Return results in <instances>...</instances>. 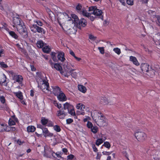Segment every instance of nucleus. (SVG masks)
I'll return each instance as SVG.
<instances>
[{
    "label": "nucleus",
    "mask_w": 160,
    "mask_h": 160,
    "mask_svg": "<svg viewBox=\"0 0 160 160\" xmlns=\"http://www.w3.org/2000/svg\"><path fill=\"white\" fill-rule=\"evenodd\" d=\"M91 114L93 119L98 126L104 127L107 126V119L100 112L94 110L92 112Z\"/></svg>",
    "instance_id": "obj_1"
},
{
    "label": "nucleus",
    "mask_w": 160,
    "mask_h": 160,
    "mask_svg": "<svg viewBox=\"0 0 160 160\" xmlns=\"http://www.w3.org/2000/svg\"><path fill=\"white\" fill-rule=\"evenodd\" d=\"M141 70L143 73L146 72L148 75L152 77L154 75L155 71L150 67L147 63H142L141 65Z\"/></svg>",
    "instance_id": "obj_2"
},
{
    "label": "nucleus",
    "mask_w": 160,
    "mask_h": 160,
    "mask_svg": "<svg viewBox=\"0 0 160 160\" xmlns=\"http://www.w3.org/2000/svg\"><path fill=\"white\" fill-rule=\"evenodd\" d=\"M31 31L33 33L38 32L41 34H44L46 31L43 28L38 26L37 24H34L29 26Z\"/></svg>",
    "instance_id": "obj_3"
},
{
    "label": "nucleus",
    "mask_w": 160,
    "mask_h": 160,
    "mask_svg": "<svg viewBox=\"0 0 160 160\" xmlns=\"http://www.w3.org/2000/svg\"><path fill=\"white\" fill-rule=\"evenodd\" d=\"M40 88L42 91L45 93H49V92H51L49 84L48 81H47L45 80H42V83L40 86Z\"/></svg>",
    "instance_id": "obj_4"
},
{
    "label": "nucleus",
    "mask_w": 160,
    "mask_h": 160,
    "mask_svg": "<svg viewBox=\"0 0 160 160\" xmlns=\"http://www.w3.org/2000/svg\"><path fill=\"white\" fill-rule=\"evenodd\" d=\"M134 135L137 139L140 142H143L146 138V134L142 132H138L134 134Z\"/></svg>",
    "instance_id": "obj_5"
},
{
    "label": "nucleus",
    "mask_w": 160,
    "mask_h": 160,
    "mask_svg": "<svg viewBox=\"0 0 160 160\" xmlns=\"http://www.w3.org/2000/svg\"><path fill=\"white\" fill-rule=\"evenodd\" d=\"M12 21L13 24V27H16L17 30H18V28L19 26L22 27L24 25L23 23L21 22V18L18 17H13Z\"/></svg>",
    "instance_id": "obj_6"
},
{
    "label": "nucleus",
    "mask_w": 160,
    "mask_h": 160,
    "mask_svg": "<svg viewBox=\"0 0 160 160\" xmlns=\"http://www.w3.org/2000/svg\"><path fill=\"white\" fill-rule=\"evenodd\" d=\"M17 30L23 38H26L28 37L27 29L25 25L22 27L19 26Z\"/></svg>",
    "instance_id": "obj_7"
},
{
    "label": "nucleus",
    "mask_w": 160,
    "mask_h": 160,
    "mask_svg": "<svg viewBox=\"0 0 160 160\" xmlns=\"http://www.w3.org/2000/svg\"><path fill=\"white\" fill-rule=\"evenodd\" d=\"M76 9L77 12L81 15L83 16H87L88 15V12L84 8H82V6L81 4L78 3L76 6Z\"/></svg>",
    "instance_id": "obj_8"
},
{
    "label": "nucleus",
    "mask_w": 160,
    "mask_h": 160,
    "mask_svg": "<svg viewBox=\"0 0 160 160\" xmlns=\"http://www.w3.org/2000/svg\"><path fill=\"white\" fill-rule=\"evenodd\" d=\"M53 151L47 146L44 147V152L43 155L44 157L50 158L53 153Z\"/></svg>",
    "instance_id": "obj_9"
},
{
    "label": "nucleus",
    "mask_w": 160,
    "mask_h": 160,
    "mask_svg": "<svg viewBox=\"0 0 160 160\" xmlns=\"http://www.w3.org/2000/svg\"><path fill=\"white\" fill-rule=\"evenodd\" d=\"M87 24L86 20L84 18H81L80 19H78L75 24L77 27L79 29H81V27H85Z\"/></svg>",
    "instance_id": "obj_10"
},
{
    "label": "nucleus",
    "mask_w": 160,
    "mask_h": 160,
    "mask_svg": "<svg viewBox=\"0 0 160 160\" xmlns=\"http://www.w3.org/2000/svg\"><path fill=\"white\" fill-rule=\"evenodd\" d=\"M49 63L52 68H55L58 71H61L62 70V67L59 64L53 63L51 59L49 61Z\"/></svg>",
    "instance_id": "obj_11"
},
{
    "label": "nucleus",
    "mask_w": 160,
    "mask_h": 160,
    "mask_svg": "<svg viewBox=\"0 0 160 160\" xmlns=\"http://www.w3.org/2000/svg\"><path fill=\"white\" fill-rule=\"evenodd\" d=\"M57 59L62 62H63L66 60L65 58L64 53L62 51H60L58 52L57 55Z\"/></svg>",
    "instance_id": "obj_12"
},
{
    "label": "nucleus",
    "mask_w": 160,
    "mask_h": 160,
    "mask_svg": "<svg viewBox=\"0 0 160 160\" xmlns=\"http://www.w3.org/2000/svg\"><path fill=\"white\" fill-rule=\"evenodd\" d=\"M153 39L156 45H160V33L156 34L153 36Z\"/></svg>",
    "instance_id": "obj_13"
},
{
    "label": "nucleus",
    "mask_w": 160,
    "mask_h": 160,
    "mask_svg": "<svg viewBox=\"0 0 160 160\" xmlns=\"http://www.w3.org/2000/svg\"><path fill=\"white\" fill-rule=\"evenodd\" d=\"M52 91H51V92H49V93L50 92L51 93L52 92L55 96L61 91V88L58 86H52Z\"/></svg>",
    "instance_id": "obj_14"
},
{
    "label": "nucleus",
    "mask_w": 160,
    "mask_h": 160,
    "mask_svg": "<svg viewBox=\"0 0 160 160\" xmlns=\"http://www.w3.org/2000/svg\"><path fill=\"white\" fill-rule=\"evenodd\" d=\"M13 79L16 82H17L19 84L22 83L23 81V78L22 76L16 74L13 77Z\"/></svg>",
    "instance_id": "obj_15"
},
{
    "label": "nucleus",
    "mask_w": 160,
    "mask_h": 160,
    "mask_svg": "<svg viewBox=\"0 0 160 160\" xmlns=\"http://www.w3.org/2000/svg\"><path fill=\"white\" fill-rule=\"evenodd\" d=\"M56 96L57 97L58 100H67V98L66 95L62 91Z\"/></svg>",
    "instance_id": "obj_16"
},
{
    "label": "nucleus",
    "mask_w": 160,
    "mask_h": 160,
    "mask_svg": "<svg viewBox=\"0 0 160 160\" xmlns=\"http://www.w3.org/2000/svg\"><path fill=\"white\" fill-rule=\"evenodd\" d=\"M102 11L99 9L97 8L95 10H94V12H93V14L96 16H101L100 18L102 20H103V16L102 15Z\"/></svg>",
    "instance_id": "obj_17"
},
{
    "label": "nucleus",
    "mask_w": 160,
    "mask_h": 160,
    "mask_svg": "<svg viewBox=\"0 0 160 160\" xmlns=\"http://www.w3.org/2000/svg\"><path fill=\"white\" fill-rule=\"evenodd\" d=\"M67 113L62 110L57 111V116L60 119H63L66 115Z\"/></svg>",
    "instance_id": "obj_18"
},
{
    "label": "nucleus",
    "mask_w": 160,
    "mask_h": 160,
    "mask_svg": "<svg viewBox=\"0 0 160 160\" xmlns=\"http://www.w3.org/2000/svg\"><path fill=\"white\" fill-rule=\"evenodd\" d=\"M18 121V119L16 118L15 116L12 117L11 118H10L8 121V124L10 126L14 125L15 124V122Z\"/></svg>",
    "instance_id": "obj_19"
},
{
    "label": "nucleus",
    "mask_w": 160,
    "mask_h": 160,
    "mask_svg": "<svg viewBox=\"0 0 160 160\" xmlns=\"http://www.w3.org/2000/svg\"><path fill=\"white\" fill-rule=\"evenodd\" d=\"M42 132L44 133V136L45 137H46L47 136L52 137L53 135V134L52 133L49 132L47 128H44L42 129Z\"/></svg>",
    "instance_id": "obj_20"
},
{
    "label": "nucleus",
    "mask_w": 160,
    "mask_h": 160,
    "mask_svg": "<svg viewBox=\"0 0 160 160\" xmlns=\"http://www.w3.org/2000/svg\"><path fill=\"white\" fill-rule=\"evenodd\" d=\"M7 77L4 74H2L0 75V84H2L6 81Z\"/></svg>",
    "instance_id": "obj_21"
},
{
    "label": "nucleus",
    "mask_w": 160,
    "mask_h": 160,
    "mask_svg": "<svg viewBox=\"0 0 160 160\" xmlns=\"http://www.w3.org/2000/svg\"><path fill=\"white\" fill-rule=\"evenodd\" d=\"M130 60L132 62L133 64L136 66H138L139 65V63L137 60L136 58L133 56H131L130 57Z\"/></svg>",
    "instance_id": "obj_22"
},
{
    "label": "nucleus",
    "mask_w": 160,
    "mask_h": 160,
    "mask_svg": "<svg viewBox=\"0 0 160 160\" xmlns=\"http://www.w3.org/2000/svg\"><path fill=\"white\" fill-rule=\"evenodd\" d=\"M2 26H0V29L1 31L5 30L7 31H9V29L8 28V25L4 22H2L1 24Z\"/></svg>",
    "instance_id": "obj_23"
},
{
    "label": "nucleus",
    "mask_w": 160,
    "mask_h": 160,
    "mask_svg": "<svg viewBox=\"0 0 160 160\" xmlns=\"http://www.w3.org/2000/svg\"><path fill=\"white\" fill-rule=\"evenodd\" d=\"M78 90L84 93L86 92V88L83 85H78Z\"/></svg>",
    "instance_id": "obj_24"
},
{
    "label": "nucleus",
    "mask_w": 160,
    "mask_h": 160,
    "mask_svg": "<svg viewBox=\"0 0 160 160\" xmlns=\"http://www.w3.org/2000/svg\"><path fill=\"white\" fill-rule=\"evenodd\" d=\"M36 44L38 48H42L46 44V43L42 40H39L37 42Z\"/></svg>",
    "instance_id": "obj_25"
},
{
    "label": "nucleus",
    "mask_w": 160,
    "mask_h": 160,
    "mask_svg": "<svg viewBox=\"0 0 160 160\" xmlns=\"http://www.w3.org/2000/svg\"><path fill=\"white\" fill-rule=\"evenodd\" d=\"M43 52L45 53H48L50 52L51 50L50 48L48 46H45L42 48Z\"/></svg>",
    "instance_id": "obj_26"
},
{
    "label": "nucleus",
    "mask_w": 160,
    "mask_h": 160,
    "mask_svg": "<svg viewBox=\"0 0 160 160\" xmlns=\"http://www.w3.org/2000/svg\"><path fill=\"white\" fill-rule=\"evenodd\" d=\"M51 57L53 61L55 62H58V59L56 56V53L55 52H52L51 54Z\"/></svg>",
    "instance_id": "obj_27"
},
{
    "label": "nucleus",
    "mask_w": 160,
    "mask_h": 160,
    "mask_svg": "<svg viewBox=\"0 0 160 160\" xmlns=\"http://www.w3.org/2000/svg\"><path fill=\"white\" fill-rule=\"evenodd\" d=\"M8 32L9 35L13 38L15 39H17L18 38V36L14 32L11 31L9 30V31H8Z\"/></svg>",
    "instance_id": "obj_28"
},
{
    "label": "nucleus",
    "mask_w": 160,
    "mask_h": 160,
    "mask_svg": "<svg viewBox=\"0 0 160 160\" xmlns=\"http://www.w3.org/2000/svg\"><path fill=\"white\" fill-rule=\"evenodd\" d=\"M6 93L3 91L0 90V100H5Z\"/></svg>",
    "instance_id": "obj_29"
},
{
    "label": "nucleus",
    "mask_w": 160,
    "mask_h": 160,
    "mask_svg": "<svg viewBox=\"0 0 160 160\" xmlns=\"http://www.w3.org/2000/svg\"><path fill=\"white\" fill-rule=\"evenodd\" d=\"M35 129V127L33 126H29L27 128V130L28 132H33Z\"/></svg>",
    "instance_id": "obj_30"
},
{
    "label": "nucleus",
    "mask_w": 160,
    "mask_h": 160,
    "mask_svg": "<svg viewBox=\"0 0 160 160\" xmlns=\"http://www.w3.org/2000/svg\"><path fill=\"white\" fill-rule=\"evenodd\" d=\"M16 96L20 100H22L23 99L22 93L21 92H16Z\"/></svg>",
    "instance_id": "obj_31"
},
{
    "label": "nucleus",
    "mask_w": 160,
    "mask_h": 160,
    "mask_svg": "<svg viewBox=\"0 0 160 160\" xmlns=\"http://www.w3.org/2000/svg\"><path fill=\"white\" fill-rule=\"evenodd\" d=\"M68 30L69 33L71 34H75L77 32V29H76V27L75 28H70Z\"/></svg>",
    "instance_id": "obj_32"
},
{
    "label": "nucleus",
    "mask_w": 160,
    "mask_h": 160,
    "mask_svg": "<svg viewBox=\"0 0 160 160\" xmlns=\"http://www.w3.org/2000/svg\"><path fill=\"white\" fill-rule=\"evenodd\" d=\"M6 125L4 123H0V132L6 130Z\"/></svg>",
    "instance_id": "obj_33"
},
{
    "label": "nucleus",
    "mask_w": 160,
    "mask_h": 160,
    "mask_svg": "<svg viewBox=\"0 0 160 160\" xmlns=\"http://www.w3.org/2000/svg\"><path fill=\"white\" fill-rule=\"evenodd\" d=\"M76 108L77 109L81 110L84 109L85 108V106L84 104L82 103H79L77 104Z\"/></svg>",
    "instance_id": "obj_34"
},
{
    "label": "nucleus",
    "mask_w": 160,
    "mask_h": 160,
    "mask_svg": "<svg viewBox=\"0 0 160 160\" xmlns=\"http://www.w3.org/2000/svg\"><path fill=\"white\" fill-rule=\"evenodd\" d=\"M68 113L71 114V115L74 116V118H77V117L75 113L74 110L73 109H71L70 111L69 110H68Z\"/></svg>",
    "instance_id": "obj_35"
},
{
    "label": "nucleus",
    "mask_w": 160,
    "mask_h": 160,
    "mask_svg": "<svg viewBox=\"0 0 160 160\" xmlns=\"http://www.w3.org/2000/svg\"><path fill=\"white\" fill-rule=\"evenodd\" d=\"M71 16L72 18L74 19V23L75 24L76 23V22H77L78 20L79 19L78 17L75 14H72L71 15Z\"/></svg>",
    "instance_id": "obj_36"
},
{
    "label": "nucleus",
    "mask_w": 160,
    "mask_h": 160,
    "mask_svg": "<svg viewBox=\"0 0 160 160\" xmlns=\"http://www.w3.org/2000/svg\"><path fill=\"white\" fill-rule=\"evenodd\" d=\"M48 121V119L42 117L41 120V122L43 125H45L47 123Z\"/></svg>",
    "instance_id": "obj_37"
},
{
    "label": "nucleus",
    "mask_w": 160,
    "mask_h": 160,
    "mask_svg": "<svg viewBox=\"0 0 160 160\" xmlns=\"http://www.w3.org/2000/svg\"><path fill=\"white\" fill-rule=\"evenodd\" d=\"M91 130L93 133H96L97 132L98 130V128L97 126H93L91 129Z\"/></svg>",
    "instance_id": "obj_38"
},
{
    "label": "nucleus",
    "mask_w": 160,
    "mask_h": 160,
    "mask_svg": "<svg viewBox=\"0 0 160 160\" xmlns=\"http://www.w3.org/2000/svg\"><path fill=\"white\" fill-rule=\"evenodd\" d=\"M103 142L102 138L98 139L96 142V144L97 145L99 146Z\"/></svg>",
    "instance_id": "obj_39"
},
{
    "label": "nucleus",
    "mask_w": 160,
    "mask_h": 160,
    "mask_svg": "<svg viewBox=\"0 0 160 160\" xmlns=\"http://www.w3.org/2000/svg\"><path fill=\"white\" fill-rule=\"evenodd\" d=\"M4 55V50L2 47L0 45V58Z\"/></svg>",
    "instance_id": "obj_40"
},
{
    "label": "nucleus",
    "mask_w": 160,
    "mask_h": 160,
    "mask_svg": "<svg viewBox=\"0 0 160 160\" xmlns=\"http://www.w3.org/2000/svg\"><path fill=\"white\" fill-rule=\"evenodd\" d=\"M103 146L109 149L111 147V145L109 142H106L104 143Z\"/></svg>",
    "instance_id": "obj_41"
},
{
    "label": "nucleus",
    "mask_w": 160,
    "mask_h": 160,
    "mask_svg": "<svg viewBox=\"0 0 160 160\" xmlns=\"http://www.w3.org/2000/svg\"><path fill=\"white\" fill-rule=\"evenodd\" d=\"M88 15L84 16L88 17L92 21H94V18L93 16H91V14L90 13L88 12Z\"/></svg>",
    "instance_id": "obj_42"
},
{
    "label": "nucleus",
    "mask_w": 160,
    "mask_h": 160,
    "mask_svg": "<svg viewBox=\"0 0 160 160\" xmlns=\"http://www.w3.org/2000/svg\"><path fill=\"white\" fill-rule=\"evenodd\" d=\"M113 51L118 55H119L121 53L120 49L118 48H114Z\"/></svg>",
    "instance_id": "obj_43"
},
{
    "label": "nucleus",
    "mask_w": 160,
    "mask_h": 160,
    "mask_svg": "<svg viewBox=\"0 0 160 160\" xmlns=\"http://www.w3.org/2000/svg\"><path fill=\"white\" fill-rule=\"evenodd\" d=\"M54 130L57 132H59L61 131V129L59 127L58 125H55L53 127Z\"/></svg>",
    "instance_id": "obj_44"
},
{
    "label": "nucleus",
    "mask_w": 160,
    "mask_h": 160,
    "mask_svg": "<svg viewBox=\"0 0 160 160\" xmlns=\"http://www.w3.org/2000/svg\"><path fill=\"white\" fill-rule=\"evenodd\" d=\"M0 65L1 67L3 68H7L8 67V66L5 64L4 62H2L0 63Z\"/></svg>",
    "instance_id": "obj_45"
},
{
    "label": "nucleus",
    "mask_w": 160,
    "mask_h": 160,
    "mask_svg": "<svg viewBox=\"0 0 160 160\" xmlns=\"http://www.w3.org/2000/svg\"><path fill=\"white\" fill-rule=\"evenodd\" d=\"M78 110L76 112L77 115H84L85 114V112L83 111V110Z\"/></svg>",
    "instance_id": "obj_46"
},
{
    "label": "nucleus",
    "mask_w": 160,
    "mask_h": 160,
    "mask_svg": "<svg viewBox=\"0 0 160 160\" xmlns=\"http://www.w3.org/2000/svg\"><path fill=\"white\" fill-rule=\"evenodd\" d=\"M35 22H36L37 23V25H38V26H42L43 25V23L40 21L37 20H36Z\"/></svg>",
    "instance_id": "obj_47"
},
{
    "label": "nucleus",
    "mask_w": 160,
    "mask_h": 160,
    "mask_svg": "<svg viewBox=\"0 0 160 160\" xmlns=\"http://www.w3.org/2000/svg\"><path fill=\"white\" fill-rule=\"evenodd\" d=\"M69 104L68 103H66L64 104L63 109L65 110L67 109L68 110H69Z\"/></svg>",
    "instance_id": "obj_48"
},
{
    "label": "nucleus",
    "mask_w": 160,
    "mask_h": 160,
    "mask_svg": "<svg viewBox=\"0 0 160 160\" xmlns=\"http://www.w3.org/2000/svg\"><path fill=\"white\" fill-rule=\"evenodd\" d=\"M156 22L159 26H160V16L158 15L156 16Z\"/></svg>",
    "instance_id": "obj_49"
},
{
    "label": "nucleus",
    "mask_w": 160,
    "mask_h": 160,
    "mask_svg": "<svg viewBox=\"0 0 160 160\" xmlns=\"http://www.w3.org/2000/svg\"><path fill=\"white\" fill-rule=\"evenodd\" d=\"M98 50H99L100 52L102 54H103L104 53V48L103 47H99L98 48Z\"/></svg>",
    "instance_id": "obj_50"
},
{
    "label": "nucleus",
    "mask_w": 160,
    "mask_h": 160,
    "mask_svg": "<svg viewBox=\"0 0 160 160\" xmlns=\"http://www.w3.org/2000/svg\"><path fill=\"white\" fill-rule=\"evenodd\" d=\"M127 3L129 5H132L133 4V0H127Z\"/></svg>",
    "instance_id": "obj_51"
},
{
    "label": "nucleus",
    "mask_w": 160,
    "mask_h": 160,
    "mask_svg": "<svg viewBox=\"0 0 160 160\" xmlns=\"http://www.w3.org/2000/svg\"><path fill=\"white\" fill-rule=\"evenodd\" d=\"M97 8V7L96 6L90 7H89L88 10L89 11H93L94 12V10H95Z\"/></svg>",
    "instance_id": "obj_52"
},
{
    "label": "nucleus",
    "mask_w": 160,
    "mask_h": 160,
    "mask_svg": "<svg viewBox=\"0 0 160 160\" xmlns=\"http://www.w3.org/2000/svg\"><path fill=\"white\" fill-rule=\"evenodd\" d=\"M87 127L90 128H91L93 127L92 123L90 122H88L87 123Z\"/></svg>",
    "instance_id": "obj_53"
},
{
    "label": "nucleus",
    "mask_w": 160,
    "mask_h": 160,
    "mask_svg": "<svg viewBox=\"0 0 160 160\" xmlns=\"http://www.w3.org/2000/svg\"><path fill=\"white\" fill-rule=\"evenodd\" d=\"M78 73L76 72H72L71 73L72 76L74 78H76L77 76Z\"/></svg>",
    "instance_id": "obj_54"
},
{
    "label": "nucleus",
    "mask_w": 160,
    "mask_h": 160,
    "mask_svg": "<svg viewBox=\"0 0 160 160\" xmlns=\"http://www.w3.org/2000/svg\"><path fill=\"white\" fill-rule=\"evenodd\" d=\"M9 129L7 130L8 131H14L16 130V128L15 127H9Z\"/></svg>",
    "instance_id": "obj_55"
},
{
    "label": "nucleus",
    "mask_w": 160,
    "mask_h": 160,
    "mask_svg": "<svg viewBox=\"0 0 160 160\" xmlns=\"http://www.w3.org/2000/svg\"><path fill=\"white\" fill-rule=\"evenodd\" d=\"M73 122V120L71 118H69L66 120L67 123L68 124H70Z\"/></svg>",
    "instance_id": "obj_56"
},
{
    "label": "nucleus",
    "mask_w": 160,
    "mask_h": 160,
    "mask_svg": "<svg viewBox=\"0 0 160 160\" xmlns=\"http://www.w3.org/2000/svg\"><path fill=\"white\" fill-rule=\"evenodd\" d=\"M110 102H109L108 101H102L101 103L103 105H106L108 104Z\"/></svg>",
    "instance_id": "obj_57"
},
{
    "label": "nucleus",
    "mask_w": 160,
    "mask_h": 160,
    "mask_svg": "<svg viewBox=\"0 0 160 160\" xmlns=\"http://www.w3.org/2000/svg\"><path fill=\"white\" fill-rule=\"evenodd\" d=\"M112 152H108L106 151H103L102 152V153L103 155H108L110 154Z\"/></svg>",
    "instance_id": "obj_58"
},
{
    "label": "nucleus",
    "mask_w": 160,
    "mask_h": 160,
    "mask_svg": "<svg viewBox=\"0 0 160 160\" xmlns=\"http://www.w3.org/2000/svg\"><path fill=\"white\" fill-rule=\"evenodd\" d=\"M9 73L12 76V78H13V77L14 76H15V75H16V74L12 70L9 71Z\"/></svg>",
    "instance_id": "obj_59"
},
{
    "label": "nucleus",
    "mask_w": 160,
    "mask_h": 160,
    "mask_svg": "<svg viewBox=\"0 0 160 160\" xmlns=\"http://www.w3.org/2000/svg\"><path fill=\"white\" fill-rule=\"evenodd\" d=\"M69 52V53L74 58L76 56L74 52L72 50H70Z\"/></svg>",
    "instance_id": "obj_60"
},
{
    "label": "nucleus",
    "mask_w": 160,
    "mask_h": 160,
    "mask_svg": "<svg viewBox=\"0 0 160 160\" xmlns=\"http://www.w3.org/2000/svg\"><path fill=\"white\" fill-rule=\"evenodd\" d=\"M17 143L19 145H21L22 144L24 143V142L23 141H21L19 140H18L17 141Z\"/></svg>",
    "instance_id": "obj_61"
},
{
    "label": "nucleus",
    "mask_w": 160,
    "mask_h": 160,
    "mask_svg": "<svg viewBox=\"0 0 160 160\" xmlns=\"http://www.w3.org/2000/svg\"><path fill=\"white\" fill-rule=\"evenodd\" d=\"M74 156L72 154H70L68 156L67 158L68 159H73Z\"/></svg>",
    "instance_id": "obj_62"
},
{
    "label": "nucleus",
    "mask_w": 160,
    "mask_h": 160,
    "mask_svg": "<svg viewBox=\"0 0 160 160\" xmlns=\"http://www.w3.org/2000/svg\"><path fill=\"white\" fill-rule=\"evenodd\" d=\"M89 38L92 40H95L96 39V37H94L92 35H90L89 36Z\"/></svg>",
    "instance_id": "obj_63"
},
{
    "label": "nucleus",
    "mask_w": 160,
    "mask_h": 160,
    "mask_svg": "<svg viewBox=\"0 0 160 160\" xmlns=\"http://www.w3.org/2000/svg\"><path fill=\"white\" fill-rule=\"evenodd\" d=\"M92 148H93V151L95 152H97L98 151L97 148L96 147L95 145H93Z\"/></svg>",
    "instance_id": "obj_64"
}]
</instances>
